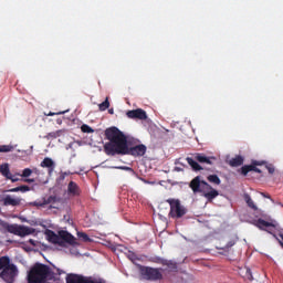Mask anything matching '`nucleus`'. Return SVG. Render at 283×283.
<instances>
[{"label":"nucleus","mask_w":283,"mask_h":283,"mask_svg":"<svg viewBox=\"0 0 283 283\" xmlns=\"http://www.w3.org/2000/svg\"><path fill=\"white\" fill-rule=\"evenodd\" d=\"M105 138L108 140L104 145V151L106 156H116V154L122 155L125 151L127 145V136L120 129L113 126L105 130Z\"/></svg>","instance_id":"nucleus-1"},{"label":"nucleus","mask_w":283,"mask_h":283,"mask_svg":"<svg viewBox=\"0 0 283 283\" xmlns=\"http://www.w3.org/2000/svg\"><path fill=\"white\" fill-rule=\"evenodd\" d=\"M189 187L192 190V193H200L208 200V202L216 200V198L220 196V192L213 189V187H211L207 181L202 180V177L200 176L195 177L190 181Z\"/></svg>","instance_id":"nucleus-2"},{"label":"nucleus","mask_w":283,"mask_h":283,"mask_svg":"<svg viewBox=\"0 0 283 283\" xmlns=\"http://www.w3.org/2000/svg\"><path fill=\"white\" fill-rule=\"evenodd\" d=\"M19 276V268L10 260V256H0V280L6 283H14Z\"/></svg>","instance_id":"nucleus-3"},{"label":"nucleus","mask_w":283,"mask_h":283,"mask_svg":"<svg viewBox=\"0 0 283 283\" xmlns=\"http://www.w3.org/2000/svg\"><path fill=\"white\" fill-rule=\"evenodd\" d=\"M59 205H61V197L56 195H46L29 203L30 207H36V209H45V207L48 209H59Z\"/></svg>","instance_id":"nucleus-4"},{"label":"nucleus","mask_w":283,"mask_h":283,"mask_svg":"<svg viewBox=\"0 0 283 283\" xmlns=\"http://www.w3.org/2000/svg\"><path fill=\"white\" fill-rule=\"evenodd\" d=\"M139 273L143 280H147L148 282H160V280H163V269L160 268L142 265Z\"/></svg>","instance_id":"nucleus-5"},{"label":"nucleus","mask_w":283,"mask_h":283,"mask_svg":"<svg viewBox=\"0 0 283 283\" xmlns=\"http://www.w3.org/2000/svg\"><path fill=\"white\" fill-rule=\"evenodd\" d=\"M166 202H168V205L170 206V212H169V217L170 218H182V216L187 214V209H185V207H182V205L180 203V200L178 199H167Z\"/></svg>","instance_id":"nucleus-6"},{"label":"nucleus","mask_w":283,"mask_h":283,"mask_svg":"<svg viewBox=\"0 0 283 283\" xmlns=\"http://www.w3.org/2000/svg\"><path fill=\"white\" fill-rule=\"evenodd\" d=\"M147 154V146L144 144H139L133 147L125 146V149L122 151V156H135V157H140L145 156Z\"/></svg>","instance_id":"nucleus-7"},{"label":"nucleus","mask_w":283,"mask_h":283,"mask_svg":"<svg viewBox=\"0 0 283 283\" xmlns=\"http://www.w3.org/2000/svg\"><path fill=\"white\" fill-rule=\"evenodd\" d=\"M195 160L197 163H200V165H209L210 167H213L218 163V158L213 156H207L202 153H196L195 154Z\"/></svg>","instance_id":"nucleus-8"},{"label":"nucleus","mask_w":283,"mask_h":283,"mask_svg":"<svg viewBox=\"0 0 283 283\" xmlns=\"http://www.w3.org/2000/svg\"><path fill=\"white\" fill-rule=\"evenodd\" d=\"M9 233H13L14 235H30V228L17 224H10L7 227Z\"/></svg>","instance_id":"nucleus-9"},{"label":"nucleus","mask_w":283,"mask_h":283,"mask_svg":"<svg viewBox=\"0 0 283 283\" xmlns=\"http://www.w3.org/2000/svg\"><path fill=\"white\" fill-rule=\"evenodd\" d=\"M126 116L133 119L147 120V112H145L143 108L128 111Z\"/></svg>","instance_id":"nucleus-10"},{"label":"nucleus","mask_w":283,"mask_h":283,"mask_svg":"<svg viewBox=\"0 0 283 283\" xmlns=\"http://www.w3.org/2000/svg\"><path fill=\"white\" fill-rule=\"evenodd\" d=\"M40 167H42L43 169H48L49 176H52V174H54V169L56 168V164L54 163V160H52V158L45 157L41 161Z\"/></svg>","instance_id":"nucleus-11"},{"label":"nucleus","mask_w":283,"mask_h":283,"mask_svg":"<svg viewBox=\"0 0 283 283\" xmlns=\"http://www.w3.org/2000/svg\"><path fill=\"white\" fill-rule=\"evenodd\" d=\"M75 240L76 239L74 235H72V233L65 230L60 231V244H63V242H66L67 244H74Z\"/></svg>","instance_id":"nucleus-12"},{"label":"nucleus","mask_w":283,"mask_h":283,"mask_svg":"<svg viewBox=\"0 0 283 283\" xmlns=\"http://www.w3.org/2000/svg\"><path fill=\"white\" fill-rule=\"evenodd\" d=\"M2 202L4 207H19V205H21V199L12 198V196L7 195Z\"/></svg>","instance_id":"nucleus-13"},{"label":"nucleus","mask_w":283,"mask_h":283,"mask_svg":"<svg viewBox=\"0 0 283 283\" xmlns=\"http://www.w3.org/2000/svg\"><path fill=\"white\" fill-rule=\"evenodd\" d=\"M67 193L73 197L81 196V187H78L76 182L70 181L67 186Z\"/></svg>","instance_id":"nucleus-14"},{"label":"nucleus","mask_w":283,"mask_h":283,"mask_svg":"<svg viewBox=\"0 0 283 283\" xmlns=\"http://www.w3.org/2000/svg\"><path fill=\"white\" fill-rule=\"evenodd\" d=\"M253 224L261 231H266L269 227H275V224H273L272 222L265 221L264 219H258L253 222Z\"/></svg>","instance_id":"nucleus-15"},{"label":"nucleus","mask_w":283,"mask_h":283,"mask_svg":"<svg viewBox=\"0 0 283 283\" xmlns=\"http://www.w3.org/2000/svg\"><path fill=\"white\" fill-rule=\"evenodd\" d=\"M46 235H48L49 242H51L52 244H61V232L56 234L54 231L49 230L46 231Z\"/></svg>","instance_id":"nucleus-16"},{"label":"nucleus","mask_w":283,"mask_h":283,"mask_svg":"<svg viewBox=\"0 0 283 283\" xmlns=\"http://www.w3.org/2000/svg\"><path fill=\"white\" fill-rule=\"evenodd\" d=\"M186 160L193 171H202V169H205L198 164V160H196V154L193 155V158L187 157Z\"/></svg>","instance_id":"nucleus-17"},{"label":"nucleus","mask_w":283,"mask_h":283,"mask_svg":"<svg viewBox=\"0 0 283 283\" xmlns=\"http://www.w3.org/2000/svg\"><path fill=\"white\" fill-rule=\"evenodd\" d=\"M228 164L230 167H241V165H244V157L237 155L234 158H231Z\"/></svg>","instance_id":"nucleus-18"},{"label":"nucleus","mask_w":283,"mask_h":283,"mask_svg":"<svg viewBox=\"0 0 283 283\" xmlns=\"http://www.w3.org/2000/svg\"><path fill=\"white\" fill-rule=\"evenodd\" d=\"M85 280V276L78 275V274H71L66 277V283H83Z\"/></svg>","instance_id":"nucleus-19"},{"label":"nucleus","mask_w":283,"mask_h":283,"mask_svg":"<svg viewBox=\"0 0 283 283\" xmlns=\"http://www.w3.org/2000/svg\"><path fill=\"white\" fill-rule=\"evenodd\" d=\"M262 165H266V161H252V165H250V171H255V174H262V170L258 167H262Z\"/></svg>","instance_id":"nucleus-20"},{"label":"nucleus","mask_w":283,"mask_h":283,"mask_svg":"<svg viewBox=\"0 0 283 283\" xmlns=\"http://www.w3.org/2000/svg\"><path fill=\"white\" fill-rule=\"evenodd\" d=\"M155 262H157V264H163V266H169L170 269H177L176 263H172L169 260L157 258Z\"/></svg>","instance_id":"nucleus-21"},{"label":"nucleus","mask_w":283,"mask_h":283,"mask_svg":"<svg viewBox=\"0 0 283 283\" xmlns=\"http://www.w3.org/2000/svg\"><path fill=\"white\" fill-rule=\"evenodd\" d=\"M0 174L4 178H10V175L12 174V172H10V166L8 164H2L0 166Z\"/></svg>","instance_id":"nucleus-22"},{"label":"nucleus","mask_w":283,"mask_h":283,"mask_svg":"<svg viewBox=\"0 0 283 283\" xmlns=\"http://www.w3.org/2000/svg\"><path fill=\"white\" fill-rule=\"evenodd\" d=\"M244 200H245L248 207H250V209H253V211H258V206H255V203L253 202V199H251V196L245 193Z\"/></svg>","instance_id":"nucleus-23"},{"label":"nucleus","mask_w":283,"mask_h":283,"mask_svg":"<svg viewBox=\"0 0 283 283\" xmlns=\"http://www.w3.org/2000/svg\"><path fill=\"white\" fill-rule=\"evenodd\" d=\"M9 191L11 193H17L19 191H21V193H25L27 191H30V188H29V186H19V187L10 189Z\"/></svg>","instance_id":"nucleus-24"},{"label":"nucleus","mask_w":283,"mask_h":283,"mask_svg":"<svg viewBox=\"0 0 283 283\" xmlns=\"http://www.w3.org/2000/svg\"><path fill=\"white\" fill-rule=\"evenodd\" d=\"M207 180H208V182H211L212 185H220V182H222L220 180V177H218V175H209L207 177Z\"/></svg>","instance_id":"nucleus-25"},{"label":"nucleus","mask_w":283,"mask_h":283,"mask_svg":"<svg viewBox=\"0 0 283 283\" xmlns=\"http://www.w3.org/2000/svg\"><path fill=\"white\" fill-rule=\"evenodd\" d=\"M99 112H105L106 109H109V97H106V99L98 105Z\"/></svg>","instance_id":"nucleus-26"},{"label":"nucleus","mask_w":283,"mask_h":283,"mask_svg":"<svg viewBox=\"0 0 283 283\" xmlns=\"http://www.w3.org/2000/svg\"><path fill=\"white\" fill-rule=\"evenodd\" d=\"M62 134V130L51 132L46 135L49 140H53L54 138H59Z\"/></svg>","instance_id":"nucleus-27"},{"label":"nucleus","mask_w":283,"mask_h":283,"mask_svg":"<svg viewBox=\"0 0 283 283\" xmlns=\"http://www.w3.org/2000/svg\"><path fill=\"white\" fill-rule=\"evenodd\" d=\"M81 130L83 132V134H93L94 129L92 127H90V125L87 124H83L81 127Z\"/></svg>","instance_id":"nucleus-28"},{"label":"nucleus","mask_w":283,"mask_h":283,"mask_svg":"<svg viewBox=\"0 0 283 283\" xmlns=\"http://www.w3.org/2000/svg\"><path fill=\"white\" fill-rule=\"evenodd\" d=\"M21 178H30L32 176V169L25 168L22 174H18Z\"/></svg>","instance_id":"nucleus-29"},{"label":"nucleus","mask_w":283,"mask_h":283,"mask_svg":"<svg viewBox=\"0 0 283 283\" xmlns=\"http://www.w3.org/2000/svg\"><path fill=\"white\" fill-rule=\"evenodd\" d=\"M12 149H14V147H12V146H10V145L0 146V154H1V153L12 151Z\"/></svg>","instance_id":"nucleus-30"},{"label":"nucleus","mask_w":283,"mask_h":283,"mask_svg":"<svg viewBox=\"0 0 283 283\" xmlns=\"http://www.w3.org/2000/svg\"><path fill=\"white\" fill-rule=\"evenodd\" d=\"M231 247H235V240H230L226 247L221 248L222 251H229L231 249Z\"/></svg>","instance_id":"nucleus-31"},{"label":"nucleus","mask_w":283,"mask_h":283,"mask_svg":"<svg viewBox=\"0 0 283 283\" xmlns=\"http://www.w3.org/2000/svg\"><path fill=\"white\" fill-rule=\"evenodd\" d=\"M251 171V165H245L241 167V174L242 176H247Z\"/></svg>","instance_id":"nucleus-32"},{"label":"nucleus","mask_w":283,"mask_h":283,"mask_svg":"<svg viewBox=\"0 0 283 283\" xmlns=\"http://www.w3.org/2000/svg\"><path fill=\"white\" fill-rule=\"evenodd\" d=\"M77 235H78L80 238H82V240H83L84 242H90V241H91L90 235H87V233H85V232H77Z\"/></svg>","instance_id":"nucleus-33"},{"label":"nucleus","mask_w":283,"mask_h":283,"mask_svg":"<svg viewBox=\"0 0 283 283\" xmlns=\"http://www.w3.org/2000/svg\"><path fill=\"white\" fill-rule=\"evenodd\" d=\"M245 279L252 282L253 280V273L251 272V269L245 268Z\"/></svg>","instance_id":"nucleus-34"},{"label":"nucleus","mask_w":283,"mask_h":283,"mask_svg":"<svg viewBox=\"0 0 283 283\" xmlns=\"http://www.w3.org/2000/svg\"><path fill=\"white\" fill-rule=\"evenodd\" d=\"M17 176H19V174H11L10 177L7 178V180H11V182H19V178Z\"/></svg>","instance_id":"nucleus-35"},{"label":"nucleus","mask_w":283,"mask_h":283,"mask_svg":"<svg viewBox=\"0 0 283 283\" xmlns=\"http://www.w3.org/2000/svg\"><path fill=\"white\" fill-rule=\"evenodd\" d=\"M265 167H266L269 174H275V168L273 166L266 165Z\"/></svg>","instance_id":"nucleus-36"},{"label":"nucleus","mask_w":283,"mask_h":283,"mask_svg":"<svg viewBox=\"0 0 283 283\" xmlns=\"http://www.w3.org/2000/svg\"><path fill=\"white\" fill-rule=\"evenodd\" d=\"M61 114H65V111L59 112V113H52V112H50L49 114H46V116H59V115H61Z\"/></svg>","instance_id":"nucleus-37"},{"label":"nucleus","mask_w":283,"mask_h":283,"mask_svg":"<svg viewBox=\"0 0 283 283\" xmlns=\"http://www.w3.org/2000/svg\"><path fill=\"white\" fill-rule=\"evenodd\" d=\"M53 268H54L55 271H56V275H63V274L65 273V271H63V270H61V269H59V268H56V266H54V265H53Z\"/></svg>","instance_id":"nucleus-38"},{"label":"nucleus","mask_w":283,"mask_h":283,"mask_svg":"<svg viewBox=\"0 0 283 283\" xmlns=\"http://www.w3.org/2000/svg\"><path fill=\"white\" fill-rule=\"evenodd\" d=\"M83 283H95V282L92 279L84 277V282Z\"/></svg>","instance_id":"nucleus-39"},{"label":"nucleus","mask_w":283,"mask_h":283,"mask_svg":"<svg viewBox=\"0 0 283 283\" xmlns=\"http://www.w3.org/2000/svg\"><path fill=\"white\" fill-rule=\"evenodd\" d=\"M67 176V172H63L61 176H60V178H61V180H65V177Z\"/></svg>","instance_id":"nucleus-40"},{"label":"nucleus","mask_w":283,"mask_h":283,"mask_svg":"<svg viewBox=\"0 0 283 283\" xmlns=\"http://www.w3.org/2000/svg\"><path fill=\"white\" fill-rule=\"evenodd\" d=\"M261 196H263V198H269V199H271V196H270V195H266V193H264V192H261Z\"/></svg>","instance_id":"nucleus-41"},{"label":"nucleus","mask_w":283,"mask_h":283,"mask_svg":"<svg viewBox=\"0 0 283 283\" xmlns=\"http://www.w3.org/2000/svg\"><path fill=\"white\" fill-rule=\"evenodd\" d=\"M24 182L32 184V182H34V179H24Z\"/></svg>","instance_id":"nucleus-42"},{"label":"nucleus","mask_w":283,"mask_h":283,"mask_svg":"<svg viewBox=\"0 0 283 283\" xmlns=\"http://www.w3.org/2000/svg\"><path fill=\"white\" fill-rule=\"evenodd\" d=\"M175 171H182V168L176 167V168H175Z\"/></svg>","instance_id":"nucleus-43"},{"label":"nucleus","mask_w":283,"mask_h":283,"mask_svg":"<svg viewBox=\"0 0 283 283\" xmlns=\"http://www.w3.org/2000/svg\"><path fill=\"white\" fill-rule=\"evenodd\" d=\"M108 114H114V108L108 109Z\"/></svg>","instance_id":"nucleus-44"},{"label":"nucleus","mask_w":283,"mask_h":283,"mask_svg":"<svg viewBox=\"0 0 283 283\" xmlns=\"http://www.w3.org/2000/svg\"><path fill=\"white\" fill-rule=\"evenodd\" d=\"M56 123H57V125H61V123H63V120L57 119Z\"/></svg>","instance_id":"nucleus-45"},{"label":"nucleus","mask_w":283,"mask_h":283,"mask_svg":"<svg viewBox=\"0 0 283 283\" xmlns=\"http://www.w3.org/2000/svg\"><path fill=\"white\" fill-rule=\"evenodd\" d=\"M276 240L279 241V243H280V242H283V240H282V239L280 240L279 238H276Z\"/></svg>","instance_id":"nucleus-46"}]
</instances>
